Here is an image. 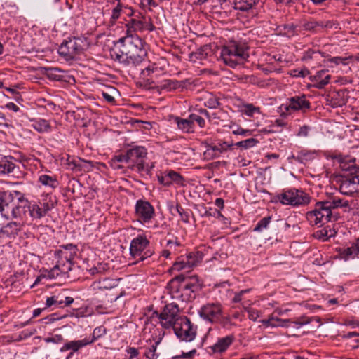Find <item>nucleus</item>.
Returning a JSON list of instances; mask_svg holds the SVG:
<instances>
[{
	"mask_svg": "<svg viewBox=\"0 0 359 359\" xmlns=\"http://www.w3.org/2000/svg\"><path fill=\"white\" fill-rule=\"evenodd\" d=\"M203 255L201 252H194L187 255L185 257L186 259L189 261H194V266H196L198 263H200L203 259Z\"/></svg>",
	"mask_w": 359,
	"mask_h": 359,
	"instance_id": "nucleus-48",
	"label": "nucleus"
},
{
	"mask_svg": "<svg viewBox=\"0 0 359 359\" xmlns=\"http://www.w3.org/2000/svg\"><path fill=\"white\" fill-rule=\"evenodd\" d=\"M178 128L184 132H189L191 128L192 121L187 119H181L178 117L175 118Z\"/></svg>",
	"mask_w": 359,
	"mask_h": 359,
	"instance_id": "nucleus-45",
	"label": "nucleus"
},
{
	"mask_svg": "<svg viewBox=\"0 0 359 359\" xmlns=\"http://www.w3.org/2000/svg\"><path fill=\"white\" fill-rule=\"evenodd\" d=\"M66 164L67 165V168L74 172H88L92 170L93 168L92 161L81 159L80 158H74L69 155L66 160Z\"/></svg>",
	"mask_w": 359,
	"mask_h": 359,
	"instance_id": "nucleus-19",
	"label": "nucleus"
},
{
	"mask_svg": "<svg viewBox=\"0 0 359 359\" xmlns=\"http://www.w3.org/2000/svg\"><path fill=\"white\" fill-rule=\"evenodd\" d=\"M276 200L283 205L290 206H299L308 205L311 201L309 195L302 190L290 189L283 190L278 194Z\"/></svg>",
	"mask_w": 359,
	"mask_h": 359,
	"instance_id": "nucleus-7",
	"label": "nucleus"
},
{
	"mask_svg": "<svg viewBox=\"0 0 359 359\" xmlns=\"http://www.w3.org/2000/svg\"><path fill=\"white\" fill-rule=\"evenodd\" d=\"M334 233L331 229H327V228L322 229L320 230L317 231L314 236L316 238L320 239L323 241H327L329 238L333 236Z\"/></svg>",
	"mask_w": 359,
	"mask_h": 359,
	"instance_id": "nucleus-44",
	"label": "nucleus"
},
{
	"mask_svg": "<svg viewBox=\"0 0 359 359\" xmlns=\"http://www.w3.org/2000/svg\"><path fill=\"white\" fill-rule=\"evenodd\" d=\"M95 339V337H93L90 340L88 339H83V340H79V341H72L65 344V348L67 349H71L74 351H78L79 348L91 344Z\"/></svg>",
	"mask_w": 359,
	"mask_h": 359,
	"instance_id": "nucleus-35",
	"label": "nucleus"
},
{
	"mask_svg": "<svg viewBox=\"0 0 359 359\" xmlns=\"http://www.w3.org/2000/svg\"><path fill=\"white\" fill-rule=\"evenodd\" d=\"M16 159L11 156H5L0 161V177H16L19 172V167L15 164Z\"/></svg>",
	"mask_w": 359,
	"mask_h": 359,
	"instance_id": "nucleus-21",
	"label": "nucleus"
},
{
	"mask_svg": "<svg viewBox=\"0 0 359 359\" xmlns=\"http://www.w3.org/2000/svg\"><path fill=\"white\" fill-rule=\"evenodd\" d=\"M196 355V350L192 349L188 352H182L181 355H175V358L192 359Z\"/></svg>",
	"mask_w": 359,
	"mask_h": 359,
	"instance_id": "nucleus-56",
	"label": "nucleus"
},
{
	"mask_svg": "<svg viewBox=\"0 0 359 359\" xmlns=\"http://www.w3.org/2000/svg\"><path fill=\"white\" fill-rule=\"evenodd\" d=\"M147 156V149L142 146H136L128 149L125 154L115 156L111 160V165L114 168H121L118 163H126L137 172H149L153 165L149 166L145 162Z\"/></svg>",
	"mask_w": 359,
	"mask_h": 359,
	"instance_id": "nucleus-2",
	"label": "nucleus"
},
{
	"mask_svg": "<svg viewBox=\"0 0 359 359\" xmlns=\"http://www.w3.org/2000/svg\"><path fill=\"white\" fill-rule=\"evenodd\" d=\"M165 180H170L171 183H175L179 185H183V177L175 171H170L165 173Z\"/></svg>",
	"mask_w": 359,
	"mask_h": 359,
	"instance_id": "nucleus-42",
	"label": "nucleus"
},
{
	"mask_svg": "<svg viewBox=\"0 0 359 359\" xmlns=\"http://www.w3.org/2000/svg\"><path fill=\"white\" fill-rule=\"evenodd\" d=\"M46 77L50 81H62L64 78L62 72L57 68H46Z\"/></svg>",
	"mask_w": 359,
	"mask_h": 359,
	"instance_id": "nucleus-36",
	"label": "nucleus"
},
{
	"mask_svg": "<svg viewBox=\"0 0 359 359\" xmlns=\"http://www.w3.org/2000/svg\"><path fill=\"white\" fill-rule=\"evenodd\" d=\"M346 92L344 90H339L333 92L330 95V103L333 107H339L346 103L345 97Z\"/></svg>",
	"mask_w": 359,
	"mask_h": 359,
	"instance_id": "nucleus-28",
	"label": "nucleus"
},
{
	"mask_svg": "<svg viewBox=\"0 0 359 359\" xmlns=\"http://www.w3.org/2000/svg\"><path fill=\"white\" fill-rule=\"evenodd\" d=\"M233 134L240 135H251L252 131L250 130H245L241 127H238L236 130H233Z\"/></svg>",
	"mask_w": 359,
	"mask_h": 359,
	"instance_id": "nucleus-59",
	"label": "nucleus"
},
{
	"mask_svg": "<svg viewBox=\"0 0 359 359\" xmlns=\"http://www.w3.org/2000/svg\"><path fill=\"white\" fill-rule=\"evenodd\" d=\"M322 57H323V55L320 52L309 50L304 53L302 59L303 60L306 61L313 59H318Z\"/></svg>",
	"mask_w": 359,
	"mask_h": 359,
	"instance_id": "nucleus-50",
	"label": "nucleus"
},
{
	"mask_svg": "<svg viewBox=\"0 0 359 359\" xmlns=\"http://www.w3.org/2000/svg\"><path fill=\"white\" fill-rule=\"evenodd\" d=\"M329 204L325 201L318 202L315 205V209L319 212L320 219L323 225L331 220L332 216V210L328 207Z\"/></svg>",
	"mask_w": 359,
	"mask_h": 359,
	"instance_id": "nucleus-26",
	"label": "nucleus"
},
{
	"mask_svg": "<svg viewBox=\"0 0 359 359\" xmlns=\"http://www.w3.org/2000/svg\"><path fill=\"white\" fill-rule=\"evenodd\" d=\"M163 74L164 69L154 63L141 72L140 78L144 84L151 85L158 83V78Z\"/></svg>",
	"mask_w": 359,
	"mask_h": 359,
	"instance_id": "nucleus-16",
	"label": "nucleus"
},
{
	"mask_svg": "<svg viewBox=\"0 0 359 359\" xmlns=\"http://www.w3.org/2000/svg\"><path fill=\"white\" fill-rule=\"evenodd\" d=\"M78 248L73 244L62 245L53 253H50L49 266L46 278L54 279L62 274H66L71 271L73 260L77 254Z\"/></svg>",
	"mask_w": 359,
	"mask_h": 359,
	"instance_id": "nucleus-1",
	"label": "nucleus"
},
{
	"mask_svg": "<svg viewBox=\"0 0 359 359\" xmlns=\"http://www.w3.org/2000/svg\"><path fill=\"white\" fill-rule=\"evenodd\" d=\"M353 57H334L328 60L330 62H333L335 65H338L339 64H343L344 65L348 64V60H351Z\"/></svg>",
	"mask_w": 359,
	"mask_h": 359,
	"instance_id": "nucleus-55",
	"label": "nucleus"
},
{
	"mask_svg": "<svg viewBox=\"0 0 359 359\" xmlns=\"http://www.w3.org/2000/svg\"><path fill=\"white\" fill-rule=\"evenodd\" d=\"M310 102L306 99L305 95L294 96L288 100V103L280 107L281 114L287 116L297 111H305L309 109Z\"/></svg>",
	"mask_w": 359,
	"mask_h": 359,
	"instance_id": "nucleus-13",
	"label": "nucleus"
},
{
	"mask_svg": "<svg viewBox=\"0 0 359 359\" xmlns=\"http://www.w3.org/2000/svg\"><path fill=\"white\" fill-rule=\"evenodd\" d=\"M311 321H312V318H310L303 316L300 317L296 321H294L293 323L298 326H303V325L310 323Z\"/></svg>",
	"mask_w": 359,
	"mask_h": 359,
	"instance_id": "nucleus-57",
	"label": "nucleus"
},
{
	"mask_svg": "<svg viewBox=\"0 0 359 359\" xmlns=\"http://www.w3.org/2000/svg\"><path fill=\"white\" fill-rule=\"evenodd\" d=\"M20 231V224L9 222L0 229V240L15 238Z\"/></svg>",
	"mask_w": 359,
	"mask_h": 359,
	"instance_id": "nucleus-22",
	"label": "nucleus"
},
{
	"mask_svg": "<svg viewBox=\"0 0 359 359\" xmlns=\"http://www.w3.org/2000/svg\"><path fill=\"white\" fill-rule=\"evenodd\" d=\"M258 142H259L257 139L250 138L243 141L238 142L236 143V145L244 149H248L255 147Z\"/></svg>",
	"mask_w": 359,
	"mask_h": 359,
	"instance_id": "nucleus-49",
	"label": "nucleus"
},
{
	"mask_svg": "<svg viewBox=\"0 0 359 359\" xmlns=\"http://www.w3.org/2000/svg\"><path fill=\"white\" fill-rule=\"evenodd\" d=\"M306 218L311 226H323V222H321V219H320L319 212L315 208L306 212Z\"/></svg>",
	"mask_w": 359,
	"mask_h": 359,
	"instance_id": "nucleus-34",
	"label": "nucleus"
},
{
	"mask_svg": "<svg viewBox=\"0 0 359 359\" xmlns=\"http://www.w3.org/2000/svg\"><path fill=\"white\" fill-rule=\"evenodd\" d=\"M57 299L58 297L57 296H55V294L50 297L46 298V309L52 306L57 307Z\"/></svg>",
	"mask_w": 359,
	"mask_h": 359,
	"instance_id": "nucleus-58",
	"label": "nucleus"
},
{
	"mask_svg": "<svg viewBox=\"0 0 359 359\" xmlns=\"http://www.w3.org/2000/svg\"><path fill=\"white\" fill-rule=\"evenodd\" d=\"M233 147V143H228L226 142H222L219 143L217 146L216 145V147H217V149H219L218 152L219 154L226 151L228 149H231Z\"/></svg>",
	"mask_w": 359,
	"mask_h": 359,
	"instance_id": "nucleus-54",
	"label": "nucleus"
},
{
	"mask_svg": "<svg viewBox=\"0 0 359 359\" xmlns=\"http://www.w3.org/2000/svg\"><path fill=\"white\" fill-rule=\"evenodd\" d=\"M182 86V83L177 81L165 80L164 83L161 85V88L168 90H175Z\"/></svg>",
	"mask_w": 359,
	"mask_h": 359,
	"instance_id": "nucleus-47",
	"label": "nucleus"
},
{
	"mask_svg": "<svg viewBox=\"0 0 359 359\" xmlns=\"http://www.w3.org/2000/svg\"><path fill=\"white\" fill-rule=\"evenodd\" d=\"M110 269L109 264L106 262H97V264L89 266L87 271L92 276L102 275Z\"/></svg>",
	"mask_w": 359,
	"mask_h": 359,
	"instance_id": "nucleus-30",
	"label": "nucleus"
},
{
	"mask_svg": "<svg viewBox=\"0 0 359 359\" xmlns=\"http://www.w3.org/2000/svg\"><path fill=\"white\" fill-rule=\"evenodd\" d=\"M184 292L185 296H190L191 293L198 291L200 289V283L196 276H189L186 278L184 276Z\"/></svg>",
	"mask_w": 359,
	"mask_h": 359,
	"instance_id": "nucleus-24",
	"label": "nucleus"
},
{
	"mask_svg": "<svg viewBox=\"0 0 359 359\" xmlns=\"http://www.w3.org/2000/svg\"><path fill=\"white\" fill-rule=\"evenodd\" d=\"M334 158L339 163V167L344 171H348L351 172H359V168L355 165V158H348L341 155L336 156Z\"/></svg>",
	"mask_w": 359,
	"mask_h": 359,
	"instance_id": "nucleus-25",
	"label": "nucleus"
},
{
	"mask_svg": "<svg viewBox=\"0 0 359 359\" xmlns=\"http://www.w3.org/2000/svg\"><path fill=\"white\" fill-rule=\"evenodd\" d=\"M190 118H191L192 121H196L200 127H203L205 126V120L202 117L198 115L192 114Z\"/></svg>",
	"mask_w": 359,
	"mask_h": 359,
	"instance_id": "nucleus-61",
	"label": "nucleus"
},
{
	"mask_svg": "<svg viewBox=\"0 0 359 359\" xmlns=\"http://www.w3.org/2000/svg\"><path fill=\"white\" fill-rule=\"evenodd\" d=\"M211 53V49L208 46H205L198 50V52L196 54L198 55L197 57L200 60L206 58L209 53Z\"/></svg>",
	"mask_w": 359,
	"mask_h": 359,
	"instance_id": "nucleus-53",
	"label": "nucleus"
},
{
	"mask_svg": "<svg viewBox=\"0 0 359 359\" xmlns=\"http://www.w3.org/2000/svg\"><path fill=\"white\" fill-rule=\"evenodd\" d=\"M200 316L210 323H218L223 316V307L220 303H207L199 311Z\"/></svg>",
	"mask_w": 359,
	"mask_h": 359,
	"instance_id": "nucleus-14",
	"label": "nucleus"
},
{
	"mask_svg": "<svg viewBox=\"0 0 359 359\" xmlns=\"http://www.w3.org/2000/svg\"><path fill=\"white\" fill-rule=\"evenodd\" d=\"M135 208L137 220L142 224L150 222L155 216L154 208L148 201H137Z\"/></svg>",
	"mask_w": 359,
	"mask_h": 359,
	"instance_id": "nucleus-15",
	"label": "nucleus"
},
{
	"mask_svg": "<svg viewBox=\"0 0 359 359\" xmlns=\"http://www.w3.org/2000/svg\"><path fill=\"white\" fill-rule=\"evenodd\" d=\"M126 36H138L136 32H142L144 31L152 32L155 29V26L152 24L150 19H148L141 13H138L135 17L130 19L126 24Z\"/></svg>",
	"mask_w": 359,
	"mask_h": 359,
	"instance_id": "nucleus-8",
	"label": "nucleus"
},
{
	"mask_svg": "<svg viewBox=\"0 0 359 359\" xmlns=\"http://www.w3.org/2000/svg\"><path fill=\"white\" fill-rule=\"evenodd\" d=\"M201 144L205 147L203 154V158L205 161H211L219 156V149H217L216 145H210L207 142H203Z\"/></svg>",
	"mask_w": 359,
	"mask_h": 359,
	"instance_id": "nucleus-27",
	"label": "nucleus"
},
{
	"mask_svg": "<svg viewBox=\"0 0 359 359\" xmlns=\"http://www.w3.org/2000/svg\"><path fill=\"white\" fill-rule=\"evenodd\" d=\"M359 254V238L351 247L344 249L343 255L346 259L355 257Z\"/></svg>",
	"mask_w": 359,
	"mask_h": 359,
	"instance_id": "nucleus-38",
	"label": "nucleus"
},
{
	"mask_svg": "<svg viewBox=\"0 0 359 359\" xmlns=\"http://www.w3.org/2000/svg\"><path fill=\"white\" fill-rule=\"evenodd\" d=\"M55 296H57L58 297L57 307L59 308H65L66 306H69L74 302V298L65 296L64 292L55 294Z\"/></svg>",
	"mask_w": 359,
	"mask_h": 359,
	"instance_id": "nucleus-39",
	"label": "nucleus"
},
{
	"mask_svg": "<svg viewBox=\"0 0 359 359\" xmlns=\"http://www.w3.org/2000/svg\"><path fill=\"white\" fill-rule=\"evenodd\" d=\"M172 328L176 336L183 341H191L196 337V330L186 316H182Z\"/></svg>",
	"mask_w": 359,
	"mask_h": 359,
	"instance_id": "nucleus-12",
	"label": "nucleus"
},
{
	"mask_svg": "<svg viewBox=\"0 0 359 359\" xmlns=\"http://www.w3.org/2000/svg\"><path fill=\"white\" fill-rule=\"evenodd\" d=\"M194 267V261H189L184 258H180L176 261L172 266V269L176 271H180L184 269H190Z\"/></svg>",
	"mask_w": 359,
	"mask_h": 359,
	"instance_id": "nucleus-33",
	"label": "nucleus"
},
{
	"mask_svg": "<svg viewBox=\"0 0 359 359\" xmlns=\"http://www.w3.org/2000/svg\"><path fill=\"white\" fill-rule=\"evenodd\" d=\"M309 128L306 126H304L299 128L297 135L300 137H306L309 134Z\"/></svg>",
	"mask_w": 359,
	"mask_h": 359,
	"instance_id": "nucleus-63",
	"label": "nucleus"
},
{
	"mask_svg": "<svg viewBox=\"0 0 359 359\" xmlns=\"http://www.w3.org/2000/svg\"><path fill=\"white\" fill-rule=\"evenodd\" d=\"M128 55V64L137 65L142 62L147 55L145 43L139 36H125Z\"/></svg>",
	"mask_w": 359,
	"mask_h": 359,
	"instance_id": "nucleus-6",
	"label": "nucleus"
},
{
	"mask_svg": "<svg viewBox=\"0 0 359 359\" xmlns=\"http://www.w3.org/2000/svg\"><path fill=\"white\" fill-rule=\"evenodd\" d=\"M325 74L326 70H321L318 72L317 74L313 76L312 81L315 83L316 88H323L330 82V75L327 74L323 78Z\"/></svg>",
	"mask_w": 359,
	"mask_h": 359,
	"instance_id": "nucleus-31",
	"label": "nucleus"
},
{
	"mask_svg": "<svg viewBox=\"0 0 359 359\" xmlns=\"http://www.w3.org/2000/svg\"><path fill=\"white\" fill-rule=\"evenodd\" d=\"M127 48L125 36L121 37L116 42L110 50L111 57L121 63L128 64V55H126Z\"/></svg>",
	"mask_w": 359,
	"mask_h": 359,
	"instance_id": "nucleus-17",
	"label": "nucleus"
},
{
	"mask_svg": "<svg viewBox=\"0 0 359 359\" xmlns=\"http://www.w3.org/2000/svg\"><path fill=\"white\" fill-rule=\"evenodd\" d=\"M121 278H105L102 280L94 281L90 287V290L94 293L97 294L99 292H104L107 290L116 288L118 286L119 282Z\"/></svg>",
	"mask_w": 359,
	"mask_h": 359,
	"instance_id": "nucleus-18",
	"label": "nucleus"
},
{
	"mask_svg": "<svg viewBox=\"0 0 359 359\" xmlns=\"http://www.w3.org/2000/svg\"><path fill=\"white\" fill-rule=\"evenodd\" d=\"M88 47L89 43L85 37L69 38L61 43L58 53L65 60H72L83 53Z\"/></svg>",
	"mask_w": 359,
	"mask_h": 359,
	"instance_id": "nucleus-4",
	"label": "nucleus"
},
{
	"mask_svg": "<svg viewBox=\"0 0 359 359\" xmlns=\"http://www.w3.org/2000/svg\"><path fill=\"white\" fill-rule=\"evenodd\" d=\"M234 340L235 338L233 335H228L224 337L219 338L217 341L211 346V349L215 353H224L233 344Z\"/></svg>",
	"mask_w": 359,
	"mask_h": 359,
	"instance_id": "nucleus-23",
	"label": "nucleus"
},
{
	"mask_svg": "<svg viewBox=\"0 0 359 359\" xmlns=\"http://www.w3.org/2000/svg\"><path fill=\"white\" fill-rule=\"evenodd\" d=\"M181 317L178 306L174 304H167L158 316L159 323L165 329L173 327Z\"/></svg>",
	"mask_w": 359,
	"mask_h": 359,
	"instance_id": "nucleus-11",
	"label": "nucleus"
},
{
	"mask_svg": "<svg viewBox=\"0 0 359 359\" xmlns=\"http://www.w3.org/2000/svg\"><path fill=\"white\" fill-rule=\"evenodd\" d=\"M271 220V217H264L258 222V224L255 226L254 231H260L262 229L266 228L267 226L269 225V224L270 223Z\"/></svg>",
	"mask_w": 359,
	"mask_h": 359,
	"instance_id": "nucleus-52",
	"label": "nucleus"
},
{
	"mask_svg": "<svg viewBox=\"0 0 359 359\" xmlns=\"http://www.w3.org/2000/svg\"><path fill=\"white\" fill-rule=\"evenodd\" d=\"M243 113L249 116L252 117L255 113H260L259 107H255L252 104H245L243 105Z\"/></svg>",
	"mask_w": 359,
	"mask_h": 359,
	"instance_id": "nucleus-46",
	"label": "nucleus"
},
{
	"mask_svg": "<svg viewBox=\"0 0 359 359\" xmlns=\"http://www.w3.org/2000/svg\"><path fill=\"white\" fill-rule=\"evenodd\" d=\"M27 201L16 191L0 192V212L4 217L9 214L14 218L20 217L25 212Z\"/></svg>",
	"mask_w": 359,
	"mask_h": 359,
	"instance_id": "nucleus-3",
	"label": "nucleus"
},
{
	"mask_svg": "<svg viewBox=\"0 0 359 359\" xmlns=\"http://www.w3.org/2000/svg\"><path fill=\"white\" fill-rule=\"evenodd\" d=\"M47 185L54 189L58 187L59 182L55 178H52L46 175V186Z\"/></svg>",
	"mask_w": 359,
	"mask_h": 359,
	"instance_id": "nucleus-60",
	"label": "nucleus"
},
{
	"mask_svg": "<svg viewBox=\"0 0 359 359\" xmlns=\"http://www.w3.org/2000/svg\"><path fill=\"white\" fill-rule=\"evenodd\" d=\"M29 210L31 216L35 219H40L43 215L45 210L39 207V205L36 203H33L30 206H29Z\"/></svg>",
	"mask_w": 359,
	"mask_h": 359,
	"instance_id": "nucleus-43",
	"label": "nucleus"
},
{
	"mask_svg": "<svg viewBox=\"0 0 359 359\" xmlns=\"http://www.w3.org/2000/svg\"><path fill=\"white\" fill-rule=\"evenodd\" d=\"M259 0H235V7L241 11H248L255 5Z\"/></svg>",
	"mask_w": 359,
	"mask_h": 359,
	"instance_id": "nucleus-37",
	"label": "nucleus"
},
{
	"mask_svg": "<svg viewBox=\"0 0 359 359\" xmlns=\"http://www.w3.org/2000/svg\"><path fill=\"white\" fill-rule=\"evenodd\" d=\"M326 203L329 204L328 207L332 210V209L337 208L339 207H347L349 203L348 201H345L339 198H334L332 201H325Z\"/></svg>",
	"mask_w": 359,
	"mask_h": 359,
	"instance_id": "nucleus-41",
	"label": "nucleus"
},
{
	"mask_svg": "<svg viewBox=\"0 0 359 359\" xmlns=\"http://www.w3.org/2000/svg\"><path fill=\"white\" fill-rule=\"evenodd\" d=\"M204 105L210 109H216L219 105V100L216 95L206 92L202 98Z\"/></svg>",
	"mask_w": 359,
	"mask_h": 359,
	"instance_id": "nucleus-32",
	"label": "nucleus"
},
{
	"mask_svg": "<svg viewBox=\"0 0 359 359\" xmlns=\"http://www.w3.org/2000/svg\"><path fill=\"white\" fill-rule=\"evenodd\" d=\"M290 320H283L271 316L268 319L261 320V323L265 327H277L287 326Z\"/></svg>",
	"mask_w": 359,
	"mask_h": 359,
	"instance_id": "nucleus-29",
	"label": "nucleus"
},
{
	"mask_svg": "<svg viewBox=\"0 0 359 359\" xmlns=\"http://www.w3.org/2000/svg\"><path fill=\"white\" fill-rule=\"evenodd\" d=\"M248 57L245 47L236 41H230L221 51V57L224 62L231 67L243 63Z\"/></svg>",
	"mask_w": 359,
	"mask_h": 359,
	"instance_id": "nucleus-5",
	"label": "nucleus"
},
{
	"mask_svg": "<svg viewBox=\"0 0 359 359\" xmlns=\"http://www.w3.org/2000/svg\"><path fill=\"white\" fill-rule=\"evenodd\" d=\"M149 241L145 236H139L132 240L130 245L131 256L137 261H143L152 255V252L147 249Z\"/></svg>",
	"mask_w": 359,
	"mask_h": 359,
	"instance_id": "nucleus-9",
	"label": "nucleus"
},
{
	"mask_svg": "<svg viewBox=\"0 0 359 359\" xmlns=\"http://www.w3.org/2000/svg\"><path fill=\"white\" fill-rule=\"evenodd\" d=\"M339 191L344 195L351 196L359 192V171L337 177Z\"/></svg>",
	"mask_w": 359,
	"mask_h": 359,
	"instance_id": "nucleus-10",
	"label": "nucleus"
},
{
	"mask_svg": "<svg viewBox=\"0 0 359 359\" xmlns=\"http://www.w3.org/2000/svg\"><path fill=\"white\" fill-rule=\"evenodd\" d=\"M294 76H301V77H305L309 74V71L304 68L299 71L294 70Z\"/></svg>",
	"mask_w": 359,
	"mask_h": 359,
	"instance_id": "nucleus-64",
	"label": "nucleus"
},
{
	"mask_svg": "<svg viewBox=\"0 0 359 359\" xmlns=\"http://www.w3.org/2000/svg\"><path fill=\"white\" fill-rule=\"evenodd\" d=\"M159 342L157 341L155 344L152 345L149 348H148L145 353L144 355L148 359H156L158 358V354L156 353V346Z\"/></svg>",
	"mask_w": 359,
	"mask_h": 359,
	"instance_id": "nucleus-51",
	"label": "nucleus"
},
{
	"mask_svg": "<svg viewBox=\"0 0 359 359\" xmlns=\"http://www.w3.org/2000/svg\"><path fill=\"white\" fill-rule=\"evenodd\" d=\"M184 276L180 275L172 278L168 285V290L172 299H182L184 296Z\"/></svg>",
	"mask_w": 359,
	"mask_h": 359,
	"instance_id": "nucleus-20",
	"label": "nucleus"
},
{
	"mask_svg": "<svg viewBox=\"0 0 359 359\" xmlns=\"http://www.w3.org/2000/svg\"><path fill=\"white\" fill-rule=\"evenodd\" d=\"M123 7L124 6L121 3L120 0H118L116 6L111 11L110 22L112 24H114L116 22V20L120 18L121 13L123 12Z\"/></svg>",
	"mask_w": 359,
	"mask_h": 359,
	"instance_id": "nucleus-40",
	"label": "nucleus"
},
{
	"mask_svg": "<svg viewBox=\"0 0 359 359\" xmlns=\"http://www.w3.org/2000/svg\"><path fill=\"white\" fill-rule=\"evenodd\" d=\"M127 353L129 355V359H133L137 357L139 354L138 350L134 347H130L126 350Z\"/></svg>",
	"mask_w": 359,
	"mask_h": 359,
	"instance_id": "nucleus-62",
	"label": "nucleus"
}]
</instances>
